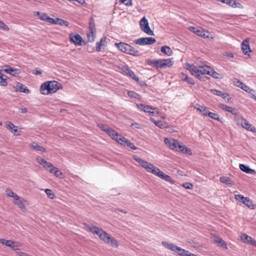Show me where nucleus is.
<instances>
[{
    "mask_svg": "<svg viewBox=\"0 0 256 256\" xmlns=\"http://www.w3.org/2000/svg\"><path fill=\"white\" fill-rule=\"evenodd\" d=\"M60 88H62L61 84L55 80L49 81L42 84L40 92L43 94H48L54 93Z\"/></svg>",
    "mask_w": 256,
    "mask_h": 256,
    "instance_id": "obj_1",
    "label": "nucleus"
},
{
    "mask_svg": "<svg viewBox=\"0 0 256 256\" xmlns=\"http://www.w3.org/2000/svg\"><path fill=\"white\" fill-rule=\"evenodd\" d=\"M164 142L170 148L184 154H188L190 150L185 146L181 144L178 140L174 139L164 138Z\"/></svg>",
    "mask_w": 256,
    "mask_h": 256,
    "instance_id": "obj_2",
    "label": "nucleus"
},
{
    "mask_svg": "<svg viewBox=\"0 0 256 256\" xmlns=\"http://www.w3.org/2000/svg\"><path fill=\"white\" fill-rule=\"evenodd\" d=\"M132 158L138 162L139 164L144 168L148 172H150L156 176L158 174V172L159 171L160 169L154 165L150 163L146 160H143L140 158L134 155L132 156Z\"/></svg>",
    "mask_w": 256,
    "mask_h": 256,
    "instance_id": "obj_3",
    "label": "nucleus"
},
{
    "mask_svg": "<svg viewBox=\"0 0 256 256\" xmlns=\"http://www.w3.org/2000/svg\"><path fill=\"white\" fill-rule=\"evenodd\" d=\"M162 244L168 249L176 252L180 256H188L189 251L182 249L173 244L168 243L167 242H162Z\"/></svg>",
    "mask_w": 256,
    "mask_h": 256,
    "instance_id": "obj_4",
    "label": "nucleus"
},
{
    "mask_svg": "<svg viewBox=\"0 0 256 256\" xmlns=\"http://www.w3.org/2000/svg\"><path fill=\"white\" fill-rule=\"evenodd\" d=\"M87 229L93 234L98 235L99 238L104 242L106 236H108V234L104 231L102 228L96 226H88Z\"/></svg>",
    "mask_w": 256,
    "mask_h": 256,
    "instance_id": "obj_5",
    "label": "nucleus"
},
{
    "mask_svg": "<svg viewBox=\"0 0 256 256\" xmlns=\"http://www.w3.org/2000/svg\"><path fill=\"white\" fill-rule=\"evenodd\" d=\"M196 64L201 69L199 70L201 72L200 74V77L198 79L200 80H205V79L208 78V77L204 76V74H206L208 75H210V71L211 68L210 66L206 65V64H200L199 62L198 61Z\"/></svg>",
    "mask_w": 256,
    "mask_h": 256,
    "instance_id": "obj_6",
    "label": "nucleus"
},
{
    "mask_svg": "<svg viewBox=\"0 0 256 256\" xmlns=\"http://www.w3.org/2000/svg\"><path fill=\"white\" fill-rule=\"evenodd\" d=\"M140 26L142 31L150 36H154L153 31L150 28L148 20L144 16L140 22Z\"/></svg>",
    "mask_w": 256,
    "mask_h": 256,
    "instance_id": "obj_7",
    "label": "nucleus"
},
{
    "mask_svg": "<svg viewBox=\"0 0 256 256\" xmlns=\"http://www.w3.org/2000/svg\"><path fill=\"white\" fill-rule=\"evenodd\" d=\"M156 42V40L154 38L152 37L142 38L136 39L134 40V43L140 46L152 44Z\"/></svg>",
    "mask_w": 256,
    "mask_h": 256,
    "instance_id": "obj_8",
    "label": "nucleus"
},
{
    "mask_svg": "<svg viewBox=\"0 0 256 256\" xmlns=\"http://www.w3.org/2000/svg\"><path fill=\"white\" fill-rule=\"evenodd\" d=\"M0 243L2 245L10 247L13 250H19L20 244L16 242L0 238Z\"/></svg>",
    "mask_w": 256,
    "mask_h": 256,
    "instance_id": "obj_9",
    "label": "nucleus"
},
{
    "mask_svg": "<svg viewBox=\"0 0 256 256\" xmlns=\"http://www.w3.org/2000/svg\"><path fill=\"white\" fill-rule=\"evenodd\" d=\"M186 68L188 70L190 74L196 76L197 78H199L200 74L201 72L199 71L198 68L193 64H190L188 62H186L184 64Z\"/></svg>",
    "mask_w": 256,
    "mask_h": 256,
    "instance_id": "obj_10",
    "label": "nucleus"
},
{
    "mask_svg": "<svg viewBox=\"0 0 256 256\" xmlns=\"http://www.w3.org/2000/svg\"><path fill=\"white\" fill-rule=\"evenodd\" d=\"M238 122V124H240L243 128L253 132H256V128L252 126L250 124L246 119L241 118L240 121Z\"/></svg>",
    "mask_w": 256,
    "mask_h": 256,
    "instance_id": "obj_11",
    "label": "nucleus"
},
{
    "mask_svg": "<svg viewBox=\"0 0 256 256\" xmlns=\"http://www.w3.org/2000/svg\"><path fill=\"white\" fill-rule=\"evenodd\" d=\"M234 82L236 84V86L240 88L242 90L248 93H251L252 92H253V90L251 89L248 86L245 84L244 82L239 80L237 78H234L233 80Z\"/></svg>",
    "mask_w": 256,
    "mask_h": 256,
    "instance_id": "obj_12",
    "label": "nucleus"
},
{
    "mask_svg": "<svg viewBox=\"0 0 256 256\" xmlns=\"http://www.w3.org/2000/svg\"><path fill=\"white\" fill-rule=\"evenodd\" d=\"M241 48L243 53L245 54L249 55V53L252 52L249 45V38H247L244 40L241 44Z\"/></svg>",
    "mask_w": 256,
    "mask_h": 256,
    "instance_id": "obj_13",
    "label": "nucleus"
},
{
    "mask_svg": "<svg viewBox=\"0 0 256 256\" xmlns=\"http://www.w3.org/2000/svg\"><path fill=\"white\" fill-rule=\"evenodd\" d=\"M122 73L124 74L129 76L136 82L138 81V78L135 75L134 72L132 70L130 69V68H128V66H124V68H122Z\"/></svg>",
    "mask_w": 256,
    "mask_h": 256,
    "instance_id": "obj_14",
    "label": "nucleus"
},
{
    "mask_svg": "<svg viewBox=\"0 0 256 256\" xmlns=\"http://www.w3.org/2000/svg\"><path fill=\"white\" fill-rule=\"evenodd\" d=\"M156 176H158L160 178L164 180L165 181L170 183L171 184H174L175 180L172 178L168 175L164 174L163 172L160 170L158 172Z\"/></svg>",
    "mask_w": 256,
    "mask_h": 256,
    "instance_id": "obj_15",
    "label": "nucleus"
},
{
    "mask_svg": "<svg viewBox=\"0 0 256 256\" xmlns=\"http://www.w3.org/2000/svg\"><path fill=\"white\" fill-rule=\"evenodd\" d=\"M70 40L78 46H82V39L79 34H76L70 36Z\"/></svg>",
    "mask_w": 256,
    "mask_h": 256,
    "instance_id": "obj_16",
    "label": "nucleus"
},
{
    "mask_svg": "<svg viewBox=\"0 0 256 256\" xmlns=\"http://www.w3.org/2000/svg\"><path fill=\"white\" fill-rule=\"evenodd\" d=\"M220 108L225 111L228 112L234 115H236L238 113V110L236 108H232L228 106L226 104H220Z\"/></svg>",
    "mask_w": 256,
    "mask_h": 256,
    "instance_id": "obj_17",
    "label": "nucleus"
},
{
    "mask_svg": "<svg viewBox=\"0 0 256 256\" xmlns=\"http://www.w3.org/2000/svg\"><path fill=\"white\" fill-rule=\"evenodd\" d=\"M159 68H162L166 67L170 68L172 66L170 58L159 60Z\"/></svg>",
    "mask_w": 256,
    "mask_h": 256,
    "instance_id": "obj_18",
    "label": "nucleus"
},
{
    "mask_svg": "<svg viewBox=\"0 0 256 256\" xmlns=\"http://www.w3.org/2000/svg\"><path fill=\"white\" fill-rule=\"evenodd\" d=\"M159 68H162L166 67L170 68L172 66L170 58L159 60Z\"/></svg>",
    "mask_w": 256,
    "mask_h": 256,
    "instance_id": "obj_19",
    "label": "nucleus"
},
{
    "mask_svg": "<svg viewBox=\"0 0 256 256\" xmlns=\"http://www.w3.org/2000/svg\"><path fill=\"white\" fill-rule=\"evenodd\" d=\"M114 44L119 50L125 53H126L128 48H130V45L126 43H116Z\"/></svg>",
    "mask_w": 256,
    "mask_h": 256,
    "instance_id": "obj_20",
    "label": "nucleus"
},
{
    "mask_svg": "<svg viewBox=\"0 0 256 256\" xmlns=\"http://www.w3.org/2000/svg\"><path fill=\"white\" fill-rule=\"evenodd\" d=\"M16 89L17 91L20 92H24L26 94H29L30 90L28 89L24 84L18 82L16 84Z\"/></svg>",
    "mask_w": 256,
    "mask_h": 256,
    "instance_id": "obj_21",
    "label": "nucleus"
},
{
    "mask_svg": "<svg viewBox=\"0 0 256 256\" xmlns=\"http://www.w3.org/2000/svg\"><path fill=\"white\" fill-rule=\"evenodd\" d=\"M180 78L182 79V80L186 82L189 84H194V82L192 78L188 76L186 74H184V73H180Z\"/></svg>",
    "mask_w": 256,
    "mask_h": 256,
    "instance_id": "obj_22",
    "label": "nucleus"
},
{
    "mask_svg": "<svg viewBox=\"0 0 256 256\" xmlns=\"http://www.w3.org/2000/svg\"><path fill=\"white\" fill-rule=\"evenodd\" d=\"M220 181L224 184H227L229 186H232L234 185V183L232 181L231 179L228 176H221L220 178Z\"/></svg>",
    "mask_w": 256,
    "mask_h": 256,
    "instance_id": "obj_23",
    "label": "nucleus"
},
{
    "mask_svg": "<svg viewBox=\"0 0 256 256\" xmlns=\"http://www.w3.org/2000/svg\"><path fill=\"white\" fill-rule=\"evenodd\" d=\"M194 108L196 109L197 110L202 112L204 116H207V114L208 112V110L206 107L200 105L198 104H196L194 106Z\"/></svg>",
    "mask_w": 256,
    "mask_h": 256,
    "instance_id": "obj_24",
    "label": "nucleus"
},
{
    "mask_svg": "<svg viewBox=\"0 0 256 256\" xmlns=\"http://www.w3.org/2000/svg\"><path fill=\"white\" fill-rule=\"evenodd\" d=\"M30 146L32 148L34 149V150L36 151H40L42 152H46V150L44 148L42 147V146L38 144L37 143L35 142H32Z\"/></svg>",
    "mask_w": 256,
    "mask_h": 256,
    "instance_id": "obj_25",
    "label": "nucleus"
},
{
    "mask_svg": "<svg viewBox=\"0 0 256 256\" xmlns=\"http://www.w3.org/2000/svg\"><path fill=\"white\" fill-rule=\"evenodd\" d=\"M16 200V201L14 202V204L18 206L21 210L25 209L26 204H28V202L26 200H25L24 199H21L20 198L19 200Z\"/></svg>",
    "mask_w": 256,
    "mask_h": 256,
    "instance_id": "obj_26",
    "label": "nucleus"
},
{
    "mask_svg": "<svg viewBox=\"0 0 256 256\" xmlns=\"http://www.w3.org/2000/svg\"><path fill=\"white\" fill-rule=\"evenodd\" d=\"M150 120L151 122H153L156 124V126L159 127L160 128H164L168 126V125L166 123L161 120H156L152 118H150Z\"/></svg>",
    "mask_w": 256,
    "mask_h": 256,
    "instance_id": "obj_27",
    "label": "nucleus"
},
{
    "mask_svg": "<svg viewBox=\"0 0 256 256\" xmlns=\"http://www.w3.org/2000/svg\"><path fill=\"white\" fill-rule=\"evenodd\" d=\"M49 171L51 173H53L57 178H62V172L56 167L49 169Z\"/></svg>",
    "mask_w": 256,
    "mask_h": 256,
    "instance_id": "obj_28",
    "label": "nucleus"
},
{
    "mask_svg": "<svg viewBox=\"0 0 256 256\" xmlns=\"http://www.w3.org/2000/svg\"><path fill=\"white\" fill-rule=\"evenodd\" d=\"M146 112H148L152 116H156L158 114V109L156 108H153L148 106V110L145 111Z\"/></svg>",
    "mask_w": 256,
    "mask_h": 256,
    "instance_id": "obj_29",
    "label": "nucleus"
},
{
    "mask_svg": "<svg viewBox=\"0 0 256 256\" xmlns=\"http://www.w3.org/2000/svg\"><path fill=\"white\" fill-rule=\"evenodd\" d=\"M240 168L241 170L247 174H253L254 172V170L244 164H240Z\"/></svg>",
    "mask_w": 256,
    "mask_h": 256,
    "instance_id": "obj_30",
    "label": "nucleus"
},
{
    "mask_svg": "<svg viewBox=\"0 0 256 256\" xmlns=\"http://www.w3.org/2000/svg\"><path fill=\"white\" fill-rule=\"evenodd\" d=\"M126 54H129L130 55H132L133 56H138L142 55L138 50H135L134 48L130 46V48H128Z\"/></svg>",
    "mask_w": 256,
    "mask_h": 256,
    "instance_id": "obj_31",
    "label": "nucleus"
},
{
    "mask_svg": "<svg viewBox=\"0 0 256 256\" xmlns=\"http://www.w3.org/2000/svg\"><path fill=\"white\" fill-rule=\"evenodd\" d=\"M106 134H108L113 140H116V138L119 136V134L117 133L114 130L110 128L108 130H106Z\"/></svg>",
    "mask_w": 256,
    "mask_h": 256,
    "instance_id": "obj_32",
    "label": "nucleus"
},
{
    "mask_svg": "<svg viewBox=\"0 0 256 256\" xmlns=\"http://www.w3.org/2000/svg\"><path fill=\"white\" fill-rule=\"evenodd\" d=\"M242 204L246 206L248 208L250 209H254L255 206L253 204L252 201L248 197H246Z\"/></svg>",
    "mask_w": 256,
    "mask_h": 256,
    "instance_id": "obj_33",
    "label": "nucleus"
},
{
    "mask_svg": "<svg viewBox=\"0 0 256 256\" xmlns=\"http://www.w3.org/2000/svg\"><path fill=\"white\" fill-rule=\"evenodd\" d=\"M116 140L119 144L126 146V144L128 142V140L119 134V136L116 138Z\"/></svg>",
    "mask_w": 256,
    "mask_h": 256,
    "instance_id": "obj_34",
    "label": "nucleus"
},
{
    "mask_svg": "<svg viewBox=\"0 0 256 256\" xmlns=\"http://www.w3.org/2000/svg\"><path fill=\"white\" fill-rule=\"evenodd\" d=\"M211 91L212 92V93L214 94L220 96L224 98H226V97L228 96V94H227L225 92H222L218 90L212 89V90H211Z\"/></svg>",
    "mask_w": 256,
    "mask_h": 256,
    "instance_id": "obj_35",
    "label": "nucleus"
},
{
    "mask_svg": "<svg viewBox=\"0 0 256 256\" xmlns=\"http://www.w3.org/2000/svg\"><path fill=\"white\" fill-rule=\"evenodd\" d=\"M161 52L166 54L168 56H170L172 54V51L171 48L168 46H163L161 48Z\"/></svg>",
    "mask_w": 256,
    "mask_h": 256,
    "instance_id": "obj_36",
    "label": "nucleus"
},
{
    "mask_svg": "<svg viewBox=\"0 0 256 256\" xmlns=\"http://www.w3.org/2000/svg\"><path fill=\"white\" fill-rule=\"evenodd\" d=\"M147 64L148 65L154 68H159V60H148L147 61Z\"/></svg>",
    "mask_w": 256,
    "mask_h": 256,
    "instance_id": "obj_37",
    "label": "nucleus"
},
{
    "mask_svg": "<svg viewBox=\"0 0 256 256\" xmlns=\"http://www.w3.org/2000/svg\"><path fill=\"white\" fill-rule=\"evenodd\" d=\"M215 242L218 244V246L225 249L228 248L226 244L221 238H216L215 240Z\"/></svg>",
    "mask_w": 256,
    "mask_h": 256,
    "instance_id": "obj_38",
    "label": "nucleus"
},
{
    "mask_svg": "<svg viewBox=\"0 0 256 256\" xmlns=\"http://www.w3.org/2000/svg\"><path fill=\"white\" fill-rule=\"evenodd\" d=\"M207 116L213 120L222 122V119L220 118L219 115L217 114L212 112L208 110Z\"/></svg>",
    "mask_w": 256,
    "mask_h": 256,
    "instance_id": "obj_39",
    "label": "nucleus"
},
{
    "mask_svg": "<svg viewBox=\"0 0 256 256\" xmlns=\"http://www.w3.org/2000/svg\"><path fill=\"white\" fill-rule=\"evenodd\" d=\"M106 41V38H101L100 42H98L96 43V50L97 52H100L101 50V46L104 44Z\"/></svg>",
    "mask_w": 256,
    "mask_h": 256,
    "instance_id": "obj_40",
    "label": "nucleus"
},
{
    "mask_svg": "<svg viewBox=\"0 0 256 256\" xmlns=\"http://www.w3.org/2000/svg\"><path fill=\"white\" fill-rule=\"evenodd\" d=\"M6 193L8 196L12 198L14 200H20V196L10 190H6Z\"/></svg>",
    "mask_w": 256,
    "mask_h": 256,
    "instance_id": "obj_41",
    "label": "nucleus"
},
{
    "mask_svg": "<svg viewBox=\"0 0 256 256\" xmlns=\"http://www.w3.org/2000/svg\"><path fill=\"white\" fill-rule=\"evenodd\" d=\"M4 72L6 73L10 74L12 76H16L19 73V70L17 69L12 68L10 67L8 68L4 69Z\"/></svg>",
    "mask_w": 256,
    "mask_h": 256,
    "instance_id": "obj_42",
    "label": "nucleus"
},
{
    "mask_svg": "<svg viewBox=\"0 0 256 256\" xmlns=\"http://www.w3.org/2000/svg\"><path fill=\"white\" fill-rule=\"evenodd\" d=\"M196 34L198 36H201L204 38H208V32H206V31H204V30H196Z\"/></svg>",
    "mask_w": 256,
    "mask_h": 256,
    "instance_id": "obj_43",
    "label": "nucleus"
},
{
    "mask_svg": "<svg viewBox=\"0 0 256 256\" xmlns=\"http://www.w3.org/2000/svg\"><path fill=\"white\" fill-rule=\"evenodd\" d=\"M36 15L38 16V18L46 22L49 16L45 14V13H42L40 12H36Z\"/></svg>",
    "mask_w": 256,
    "mask_h": 256,
    "instance_id": "obj_44",
    "label": "nucleus"
},
{
    "mask_svg": "<svg viewBox=\"0 0 256 256\" xmlns=\"http://www.w3.org/2000/svg\"><path fill=\"white\" fill-rule=\"evenodd\" d=\"M6 127L11 130L12 132H16L18 131L17 126H15L12 122H8L6 124Z\"/></svg>",
    "mask_w": 256,
    "mask_h": 256,
    "instance_id": "obj_45",
    "label": "nucleus"
},
{
    "mask_svg": "<svg viewBox=\"0 0 256 256\" xmlns=\"http://www.w3.org/2000/svg\"><path fill=\"white\" fill-rule=\"evenodd\" d=\"M240 238L244 242L248 243L250 242V240H251V237L248 236L246 234H242L240 236Z\"/></svg>",
    "mask_w": 256,
    "mask_h": 256,
    "instance_id": "obj_46",
    "label": "nucleus"
},
{
    "mask_svg": "<svg viewBox=\"0 0 256 256\" xmlns=\"http://www.w3.org/2000/svg\"><path fill=\"white\" fill-rule=\"evenodd\" d=\"M87 38L89 42H93L94 40V33L93 30H90V32L87 34Z\"/></svg>",
    "mask_w": 256,
    "mask_h": 256,
    "instance_id": "obj_47",
    "label": "nucleus"
},
{
    "mask_svg": "<svg viewBox=\"0 0 256 256\" xmlns=\"http://www.w3.org/2000/svg\"><path fill=\"white\" fill-rule=\"evenodd\" d=\"M56 24L61 26H68L69 24L67 21L64 20L59 18H56Z\"/></svg>",
    "mask_w": 256,
    "mask_h": 256,
    "instance_id": "obj_48",
    "label": "nucleus"
},
{
    "mask_svg": "<svg viewBox=\"0 0 256 256\" xmlns=\"http://www.w3.org/2000/svg\"><path fill=\"white\" fill-rule=\"evenodd\" d=\"M210 76H212L214 78H220H220H222V74L215 72L214 70L212 69L211 70V71H210Z\"/></svg>",
    "mask_w": 256,
    "mask_h": 256,
    "instance_id": "obj_49",
    "label": "nucleus"
},
{
    "mask_svg": "<svg viewBox=\"0 0 256 256\" xmlns=\"http://www.w3.org/2000/svg\"><path fill=\"white\" fill-rule=\"evenodd\" d=\"M45 192L49 198L52 199L54 198V194L51 190L47 188L45 190Z\"/></svg>",
    "mask_w": 256,
    "mask_h": 256,
    "instance_id": "obj_50",
    "label": "nucleus"
},
{
    "mask_svg": "<svg viewBox=\"0 0 256 256\" xmlns=\"http://www.w3.org/2000/svg\"><path fill=\"white\" fill-rule=\"evenodd\" d=\"M108 244H110L112 246L117 248L118 246V241L115 239L114 238H112V239L110 241V243Z\"/></svg>",
    "mask_w": 256,
    "mask_h": 256,
    "instance_id": "obj_51",
    "label": "nucleus"
},
{
    "mask_svg": "<svg viewBox=\"0 0 256 256\" xmlns=\"http://www.w3.org/2000/svg\"><path fill=\"white\" fill-rule=\"evenodd\" d=\"M0 29L5 31H8L10 30L8 26L1 20H0Z\"/></svg>",
    "mask_w": 256,
    "mask_h": 256,
    "instance_id": "obj_52",
    "label": "nucleus"
},
{
    "mask_svg": "<svg viewBox=\"0 0 256 256\" xmlns=\"http://www.w3.org/2000/svg\"><path fill=\"white\" fill-rule=\"evenodd\" d=\"M136 106L140 110H141L144 112L146 110H148V106L144 105L142 104H137Z\"/></svg>",
    "mask_w": 256,
    "mask_h": 256,
    "instance_id": "obj_53",
    "label": "nucleus"
},
{
    "mask_svg": "<svg viewBox=\"0 0 256 256\" xmlns=\"http://www.w3.org/2000/svg\"><path fill=\"white\" fill-rule=\"evenodd\" d=\"M246 197L244 196L241 194H235L234 198L236 200L240 201L242 203V201L244 200Z\"/></svg>",
    "mask_w": 256,
    "mask_h": 256,
    "instance_id": "obj_54",
    "label": "nucleus"
},
{
    "mask_svg": "<svg viewBox=\"0 0 256 256\" xmlns=\"http://www.w3.org/2000/svg\"><path fill=\"white\" fill-rule=\"evenodd\" d=\"M43 166L48 170H49V169H50L52 168L53 167H54L53 166V164L50 162H48L47 161H46L44 163V164L43 165Z\"/></svg>",
    "mask_w": 256,
    "mask_h": 256,
    "instance_id": "obj_55",
    "label": "nucleus"
},
{
    "mask_svg": "<svg viewBox=\"0 0 256 256\" xmlns=\"http://www.w3.org/2000/svg\"><path fill=\"white\" fill-rule=\"evenodd\" d=\"M232 4H233V6H232V8H243L242 5L240 3L236 2L235 0H234V3H232Z\"/></svg>",
    "mask_w": 256,
    "mask_h": 256,
    "instance_id": "obj_56",
    "label": "nucleus"
},
{
    "mask_svg": "<svg viewBox=\"0 0 256 256\" xmlns=\"http://www.w3.org/2000/svg\"><path fill=\"white\" fill-rule=\"evenodd\" d=\"M182 186L184 187L186 189H192L193 187V185L190 182H186L183 184Z\"/></svg>",
    "mask_w": 256,
    "mask_h": 256,
    "instance_id": "obj_57",
    "label": "nucleus"
},
{
    "mask_svg": "<svg viewBox=\"0 0 256 256\" xmlns=\"http://www.w3.org/2000/svg\"><path fill=\"white\" fill-rule=\"evenodd\" d=\"M128 95L130 98H136L138 94L133 91H129L128 92Z\"/></svg>",
    "mask_w": 256,
    "mask_h": 256,
    "instance_id": "obj_58",
    "label": "nucleus"
},
{
    "mask_svg": "<svg viewBox=\"0 0 256 256\" xmlns=\"http://www.w3.org/2000/svg\"><path fill=\"white\" fill-rule=\"evenodd\" d=\"M126 146L130 148L132 150H136L137 148L134 146V144L133 143L130 142L129 140H128V142L126 144Z\"/></svg>",
    "mask_w": 256,
    "mask_h": 256,
    "instance_id": "obj_59",
    "label": "nucleus"
},
{
    "mask_svg": "<svg viewBox=\"0 0 256 256\" xmlns=\"http://www.w3.org/2000/svg\"><path fill=\"white\" fill-rule=\"evenodd\" d=\"M46 22H48L50 24H57L56 18L54 19L53 18H51L50 16L48 17Z\"/></svg>",
    "mask_w": 256,
    "mask_h": 256,
    "instance_id": "obj_60",
    "label": "nucleus"
},
{
    "mask_svg": "<svg viewBox=\"0 0 256 256\" xmlns=\"http://www.w3.org/2000/svg\"><path fill=\"white\" fill-rule=\"evenodd\" d=\"M234 0H224L223 3L232 7L233 6L232 3H234Z\"/></svg>",
    "mask_w": 256,
    "mask_h": 256,
    "instance_id": "obj_61",
    "label": "nucleus"
},
{
    "mask_svg": "<svg viewBox=\"0 0 256 256\" xmlns=\"http://www.w3.org/2000/svg\"><path fill=\"white\" fill-rule=\"evenodd\" d=\"M36 161L38 164L42 166L44 164V163L46 162V160L40 157L37 158Z\"/></svg>",
    "mask_w": 256,
    "mask_h": 256,
    "instance_id": "obj_62",
    "label": "nucleus"
},
{
    "mask_svg": "<svg viewBox=\"0 0 256 256\" xmlns=\"http://www.w3.org/2000/svg\"><path fill=\"white\" fill-rule=\"evenodd\" d=\"M8 84V82L6 80H4L3 78L0 77V86H6Z\"/></svg>",
    "mask_w": 256,
    "mask_h": 256,
    "instance_id": "obj_63",
    "label": "nucleus"
},
{
    "mask_svg": "<svg viewBox=\"0 0 256 256\" xmlns=\"http://www.w3.org/2000/svg\"><path fill=\"white\" fill-rule=\"evenodd\" d=\"M100 128L102 130H104V132H106V130H108L110 128H108L107 126L103 124H100Z\"/></svg>",
    "mask_w": 256,
    "mask_h": 256,
    "instance_id": "obj_64",
    "label": "nucleus"
}]
</instances>
